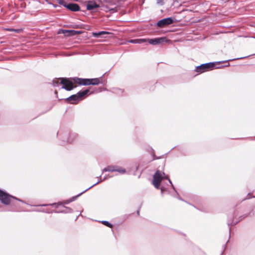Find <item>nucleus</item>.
Instances as JSON below:
<instances>
[{"mask_svg":"<svg viewBox=\"0 0 255 255\" xmlns=\"http://www.w3.org/2000/svg\"><path fill=\"white\" fill-rule=\"evenodd\" d=\"M47 205V204H43V205H42L41 206H46Z\"/></svg>","mask_w":255,"mask_h":255,"instance_id":"obj_29","label":"nucleus"},{"mask_svg":"<svg viewBox=\"0 0 255 255\" xmlns=\"http://www.w3.org/2000/svg\"><path fill=\"white\" fill-rule=\"evenodd\" d=\"M107 178L106 177H104L103 179H101L99 181H98V182H97L96 183H95V184H94L93 185H92V186H91L90 187H89V188H88L87 189H85L84 191H83L82 192H81V193H80L79 194H78L77 196H75V197H73L72 198V199H71L70 200V201H74L75 199H76V198L79 196H80L81 195H82L83 193H84L85 192L87 191V190H88L89 189H91V188H92L93 186H94L95 185H97V184L99 183L100 182H102L103 180H104L105 179H106Z\"/></svg>","mask_w":255,"mask_h":255,"instance_id":"obj_12","label":"nucleus"},{"mask_svg":"<svg viewBox=\"0 0 255 255\" xmlns=\"http://www.w3.org/2000/svg\"><path fill=\"white\" fill-rule=\"evenodd\" d=\"M137 215H139V210H138V211H137Z\"/></svg>","mask_w":255,"mask_h":255,"instance_id":"obj_28","label":"nucleus"},{"mask_svg":"<svg viewBox=\"0 0 255 255\" xmlns=\"http://www.w3.org/2000/svg\"><path fill=\"white\" fill-rule=\"evenodd\" d=\"M55 94H57V92L56 91L55 92Z\"/></svg>","mask_w":255,"mask_h":255,"instance_id":"obj_31","label":"nucleus"},{"mask_svg":"<svg viewBox=\"0 0 255 255\" xmlns=\"http://www.w3.org/2000/svg\"><path fill=\"white\" fill-rule=\"evenodd\" d=\"M65 7L72 11H78L80 9L79 5L76 3H67Z\"/></svg>","mask_w":255,"mask_h":255,"instance_id":"obj_10","label":"nucleus"},{"mask_svg":"<svg viewBox=\"0 0 255 255\" xmlns=\"http://www.w3.org/2000/svg\"><path fill=\"white\" fill-rule=\"evenodd\" d=\"M110 10H112V11H113L114 12H116V11H117V9H116V8H111V9H110Z\"/></svg>","mask_w":255,"mask_h":255,"instance_id":"obj_25","label":"nucleus"},{"mask_svg":"<svg viewBox=\"0 0 255 255\" xmlns=\"http://www.w3.org/2000/svg\"><path fill=\"white\" fill-rule=\"evenodd\" d=\"M102 223L103 224H104V225H106L107 227H110V228H112V227H113V225L110 223H109L108 221H102Z\"/></svg>","mask_w":255,"mask_h":255,"instance_id":"obj_17","label":"nucleus"},{"mask_svg":"<svg viewBox=\"0 0 255 255\" xmlns=\"http://www.w3.org/2000/svg\"><path fill=\"white\" fill-rule=\"evenodd\" d=\"M67 209L69 210L68 211H61V212H65V213H66V212H71V211H72V209H69V208H68V209Z\"/></svg>","mask_w":255,"mask_h":255,"instance_id":"obj_27","label":"nucleus"},{"mask_svg":"<svg viewBox=\"0 0 255 255\" xmlns=\"http://www.w3.org/2000/svg\"><path fill=\"white\" fill-rule=\"evenodd\" d=\"M8 30L9 31H14L16 33H19L21 31V29H8Z\"/></svg>","mask_w":255,"mask_h":255,"instance_id":"obj_19","label":"nucleus"},{"mask_svg":"<svg viewBox=\"0 0 255 255\" xmlns=\"http://www.w3.org/2000/svg\"><path fill=\"white\" fill-rule=\"evenodd\" d=\"M161 193L163 194V192L165 191V189L163 187H161L160 188Z\"/></svg>","mask_w":255,"mask_h":255,"instance_id":"obj_22","label":"nucleus"},{"mask_svg":"<svg viewBox=\"0 0 255 255\" xmlns=\"http://www.w3.org/2000/svg\"><path fill=\"white\" fill-rule=\"evenodd\" d=\"M56 1L59 4L65 7L66 5V2L63 0H56Z\"/></svg>","mask_w":255,"mask_h":255,"instance_id":"obj_18","label":"nucleus"},{"mask_svg":"<svg viewBox=\"0 0 255 255\" xmlns=\"http://www.w3.org/2000/svg\"><path fill=\"white\" fill-rule=\"evenodd\" d=\"M107 34H109V32L107 31H101L98 32H93V35L95 37H99L101 35Z\"/></svg>","mask_w":255,"mask_h":255,"instance_id":"obj_14","label":"nucleus"},{"mask_svg":"<svg viewBox=\"0 0 255 255\" xmlns=\"http://www.w3.org/2000/svg\"><path fill=\"white\" fill-rule=\"evenodd\" d=\"M148 43L151 45H157L166 41V37L156 38L154 39H150L148 40Z\"/></svg>","mask_w":255,"mask_h":255,"instance_id":"obj_9","label":"nucleus"},{"mask_svg":"<svg viewBox=\"0 0 255 255\" xmlns=\"http://www.w3.org/2000/svg\"><path fill=\"white\" fill-rule=\"evenodd\" d=\"M232 224H233V223H232V222H230V221H228V226H231Z\"/></svg>","mask_w":255,"mask_h":255,"instance_id":"obj_24","label":"nucleus"},{"mask_svg":"<svg viewBox=\"0 0 255 255\" xmlns=\"http://www.w3.org/2000/svg\"><path fill=\"white\" fill-rule=\"evenodd\" d=\"M163 179H167L173 188L175 189V188L169 177L165 175L164 172H161L159 170H157L153 175L152 184L154 185L155 188L157 189H159L160 182Z\"/></svg>","mask_w":255,"mask_h":255,"instance_id":"obj_1","label":"nucleus"},{"mask_svg":"<svg viewBox=\"0 0 255 255\" xmlns=\"http://www.w3.org/2000/svg\"><path fill=\"white\" fill-rule=\"evenodd\" d=\"M100 7V5L96 3L95 1H89L87 4V9L90 10L95 8H98Z\"/></svg>","mask_w":255,"mask_h":255,"instance_id":"obj_11","label":"nucleus"},{"mask_svg":"<svg viewBox=\"0 0 255 255\" xmlns=\"http://www.w3.org/2000/svg\"><path fill=\"white\" fill-rule=\"evenodd\" d=\"M163 0H157V3L158 4H162Z\"/></svg>","mask_w":255,"mask_h":255,"instance_id":"obj_23","label":"nucleus"},{"mask_svg":"<svg viewBox=\"0 0 255 255\" xmlns=\"http://www.w3.org/2000/svg\"><path fill=\"white\" fill-rule=\"evenodd\" d=\"M60 79V83L63 84L62 89H65L67 91H71L74 88L73 86V82L69 80L68 79L62 78Z\"/></svg>","mask_w":255,"mask_h":255,"instance_id":"obj_5","label":"nucleus"},{"mask_svg":"<svg viewBox=\"0 0 255 255\" xmlns=\"http://www.w3.org/2000/svg\"><path fill=\"white\" fill-rule=\"evenodd\" d=\"M89 92L88 89L85 90L83 91H79L76 94L72 95L71 96L66 99V100L68 102H70L71 104H76L79 101L82 100L84 97L87 95Z\"/></svg>","mask_w":255,"mask_h":255,"instance_id":"obj_2","label":"nucleus"},{"mask_svg":"<svg viewBox=\"0 0 255 255\" xmlns=\"http://www.w3.org/2000/svg\"><path fill=\"white\" fill-rule=\"evenodd\" d=\"M91 85H97L100 83V80L99 78L90 79Z\"/></svg>","mask_w":255,"mask_h":255,"instance_id":"obj_15","label":"nucleus"},{"mask_svg":"<svg viewBox=\"0 0 255 255\" xmlns=\"http://www.w3.org/2000/svg\"><path fill=\"white\" fill-rule=\"evenodd\" d=\"M67 142H72V141H70L69 139L67 140Z\"/></svg>","mask_w":255,"mask_h":255,"instance_id":"obj_30","label":"nucleus"},{"mask_svg":"<svg viewBox=\"0 0 255 255\" xmlns=\"http://www.w3.org/2000/svg\"><path fill=\"white\" fill-rule=\"evenodd\" d=\"M10 198L14 199L18 201L23 202L22 200L13 196L10 195L0 189V200L2 203L5 205H8L10 203Z\"/></svg>","mask_w":255,"mask_h":255,"instance_id":"obj_3","label":"nucleus"},{"mask_svg":"<svg viewBox=\"0 0 255 255\" xmlns=\"http://www.w3.org/2000/svg\"><path fill=\"white\" fill-rule=\"evenodd\" d=\"M249 56H244V57H239V58H234V59H229V60H227L226 61H225V62H228V61H233V60H238V59H244V58H246L247 57H248ZM221 62H219V63H221ZM222 62H225V61H223Z\"/></svg>","mask_w":255,"mask_h":255,"instance_id":"obj_16","label":"nucleus"},{"mask_svg":"<svg viewBox=\"0 0 255 255\" xmlns=\"http://www.w3.org/2000/svg\"><path fill=\"white\" fill-rule=\"evenodd\" d=\"M65 31L66 32L72 33L76 32V31H75V30H65Z\"/></svg>","mask_w":255,"mask_h":255,"instance_id":"obj_20","label":"nucleus"},{"mask_svg":"<svg viewBox=\"0 0 255 255\" xmlns=\"http://www.w3.org/2000/svg\"><path fill=\"white\" fill-rule=\"evenodd\" d=\"M53 85L54 86H58V83L57 81H53Z\"/></svg>","mask_w":255,"mask_h":255,"instance_id":"obj_21","label":"nucleus"},{"mask_svg":"<svg viewBox=\"0 0 255 255\" xmlns=\"http://www.w3.org/2000/svg\"><path fill=\"white\" fill-rule=\"evenodd\" d=\"M115 172L117 171L120 173H125L126 172V170L121 167H119L116 166H109L107 167H106L103 169V173L104 172Z\"/></svg>","mask_w":255,"mask_h":255,"instance_id":"obj_6","label":"nucleus"},{"mask_svg":"<svg viewBox=\"0 0 255 255\" xmlns=\"http://www.w3.org/2000/svg\"><path fill=\"white\" fill-rule=\"evenodd\" d=\"M215 65L214 62H209L207 63L202 64L196 67L195 71L198 73H203L209 69L213 68Z\"/></svg>","mask_w":255,"mask_h":255,"instance_id":"obj_4","label":"nucleus"},{"mask_svg":"<svg viewBox=\"0 0 255 255\" xmlns=\"http://www.w3.org/2000/svg\"><path fill=\"white\" fill-rule=\"evenodd\" d=\"M73 81L80 85L87 86L91 85L90 79H82L75 77L73 78Z\"/></svg>","mask_w":255,"mask_h":255,"instance_id":"obj_8","label":"nucleus"},{"mask_svg":"<svg viewBox=\"0 0 255 255\" xmlns=\"http://www.w3.org/2000/svg\"><path fill=\"white\" fill-rule=\"evenodd\" d=\"M128 42L134 44H141L146 42V40L145 39H131L129 40Z\"/></svg>","mask_w":255,"mask_h":255,"instance_id":"obj_13","label":"nucleus"},{"mask_svg":"<svg viewBox=\"0 0 255 255\" xmlns=\"http://www.w3.org/2000/svg\"><path fill=\"white\" fill-rule=\"evenodd\" d=\"M173 19L171 17H167L158 21L157 25L159 27H163L166 25L173 23Z\"/></svg>","mask_w":255,"mask_h":255,"instance_id":"obj_7","label":"nucleus"},{"mask_svg":"<svg viewBox=\"0 0 255 255\" xmlns=\"http://www.w3.org/2000/svg\"><path fill=\"white\" fill-rule=\"evenodd\" d=\"M251 198V196H250V194H249L247 195V197H246V199H250Z\"/></svg>","mask_w":255,"mask_h":255,"instance_id":"obj_26","label":"nucleus"}]
</instances>
